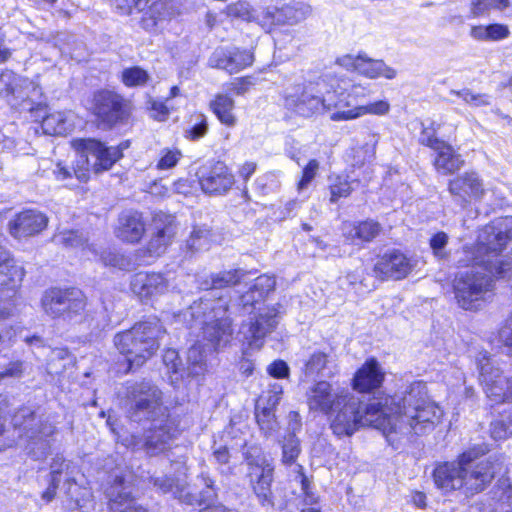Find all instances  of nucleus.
<instances>
[{"instance_id":"26","label":"nucleus","mask_w":512,"mask_h":512,"mask_svg":"<svg viewBox=\"0 0 512 512\" xmlns=\"http://www.w3.org/2000/svg\"><path fill=\"white\" fill-rule=\"evenodd\" d=\"M168 287L167 279L160 273H138L131 283L133 292L141 298L162 295Z\"/></svg>"},{"instance_id":"48","label":"nucleus","mask_w":512,"mask_h":512,"mask_svg":"<svg viewBox=\"0 0 512 512\" xmlns=\"http://www.w3.org/2000/svg\"><path fill=\"white\" fill-rule=\"evenodd\" d=\"M78 153L76 166L73 167V173L75 177L81 181L86 182L89 179L90 162H89V151L76 150Z\"/></svg>"},{"instance_id":"63","label":"nucleus","mask_w":512,"mask_h":512,"mask_svg":"<svg viewBox=\"0 0 512 512\" xmlns=\"http://www.w3.org/2000/svg\"><path fill=\"white\" fill-rule=\"evenodd\" d=\"M206 243V235L202 230H193L189 239L187 240L186 246L191 253L200 250Z\"/></svg>"},{"instance_id":"20","label":"nucleus","mask_w":512,"mask_h":512,"mask_svg":"<svg viewBox=\"0 0 512 512\" xmlns=\"http://www.w3.org/2000/svg\"><path fill=\"white\" fill-rule=\"evenodd\" d=\"M249 475L253 490L263 506H273L271 483L273 481V467L264 459L249 460Z\"/></svg>"},{"instance_id":"40","label":"nucleus","mask_w":512,"mask_h":512,"mask_svg":"<svg viewBox=\"0 0 512 512\" xmlns=\"http://www.w3.org/2000/svg\"><path fill=\"white\" fill-rule=\"evenodd\" d=\"M12 422L14 427L22 429L28 438H36L34 431H32L35 422V414L30 408H21L13 416Z\"/></svg>"},{"instance_id":"27","label":"nucleus","mask_w":512,"mask_h":512,"mask_svg":"<svg viewBox=\"0 0 512 512\" xmlns=\"http://www.w3.org/2000/svg\"><path fill=\"white\" fill-rule=\"evenodd\" d=\"M384 372L375 359L368 360L356 372L353 378V389L359 392H369L381 386Z\"/></svg>"},{"instance_id":"12","label":"nucleus","mask_w":512,"mask_h":512,"mask_svg":"<svg viewBox=\"0 0 512 512\" xmlns=\"http://www.w3.org/2000/svg\"><path fill=\"white\" fill-rule=\"evenodd\" d=\"M177 233L176 218L164 212L155 213L152 219L151 236L147 243L150 256L162 255Z\"/></svg>"},{"instance_id":"54","label":"nucleus","mask_w":512,"mask_h":512,"mask_svg":"<svg viewBox=\"0 0 512 512\" xmlns=\"http://www.w3.org/2000/svg\"><path fill=\"white\" fill-rule=\"evenodd\" d=\"M512 435V420L505 422L503 419L495 420L491 424V436L496 440L505 439Z\"/></svg>"},{"instance_id":"51","label":"nucleus","mask_w":512,"mask_h":512,"mask_svg":"<svg viewBox=\"0 0 512 512\" xmlns=\"http://www.w3.org/2000/svg\"><path fill=\"white\" fill-rule=\"evenodd\" d=\"M275 279L269 275H261L254 280L251 289L258 295V299H263L269 292L275 288Z\"/></svg>"},{"instance_id":"53","label":"nucleus","mask_w":512,"mask_h":512,"mask_svg":"<svg viewBox=\"0 0 512 512\" xmlns=\"http://www.w3.org/2000/svg\"><path fill=\"white\" fill-rule=\"evenodd\" d=\"M448 243V235L444 232H438L430 240V247L434 255L439 259L447 258L445 247Z\"/></svg>"},{"instance_id":"17","label":"nucleus","mask_w":512,"mask_h":512,"mask_svg":"<svg viewBox=\"0 0 512 512\" xmlns=\"http://www.w3.org/2000/svg\"><path fill=\"white\" fill-rule=\"evenodd\" d=\"M480 377L485 393L492 402H505L512 395V382L498 368H493L488 359L486 363H480Z\"/></svg>"},{"instance_id":"39","label":"nucleus","mask_w":512,"mask_h":512,"mask_svg":"<svg viewBox=\"0 0 512 512\" xmlns=\"http://www.w3.org/2000/svg\"><path fill=\"white\" fill-rule=\"evenodd\" d=\"M22 79L23 77L18 76L11 70H0V96L9 97L12 104Z\"/></svg>"},{"instance_id":"13","label":"nucleus","mask_w":512,"mask_h":512,"mask_svg":"<svg viewBox=\"0 0 512 512\" xmlns=\"http://www.w3.org/2000/svg\"><path fill=\"white\" fill-rule=\"evenodd\" d=\"M285 107L303 117H311L331 109V104L312 85L285 96Z\"/></svg>"},{"instance_id":"47","label":"nucleus","mask_w":512,"mask_h":512,"mask_svg":"<svg viewBox=\"0 0 512 512\" xmlns=\"http://www.w3.org/2000/svg\"><path fill=\"white\" fill-rule=\"evenodd\" d=\"M149 80V74L144 69L135 66L122 72V81L128 87L142 86Z\"/></svg>"},{"instance_id":"50","label":"nucleus","mask_w":512,"mask_h":512,"mask_svg":"<svg viewBox=\"0 0 512 512\" xmlns=\"http://www.w3.org/2000/svg\"><path fill=\"white\" fill-rule=\"evenodd\" d=\"M352 191L353 187L351 186V182L346 178L338 176L330 186V201L335 203L342 197H348Z\"/></svg>"},{"instance_id":"16","label":"nucleus","mask_w":512,"mask_h":512,"mask_svg":"<svg viewBox=\"0 0 512 512\" xmlns=\"http://www.w3.org/2000/svg\"><path fill=\"white\" fill-rule=\"evenodd\" d=\"M198 175L201 189L206 194L226 193L234 184V176L228 167L220 161L202 167Z\"/></svg>"},{"instance_id":"22","label":"nucleus","mask_w":512,"mask_h":512,"mask_svg":"<svg viewBox=\"0 0 512 512\" xmlns=\"http://www.w3.org/2000/svg\"><path fill=\"white\" fill-rule=\"evenodd\" d=\"M146 223L142 213L135 210L123 211L115 227V236L123 242L137 243L144 236Z\"/></svg>"},{"instance_id":"6","label":"nucleus","mask_w":512,"mask_h":512,"mask_svg":"<svg viewBox=\"0 0 512 512\" xmlns=\"http://www.w3.org/2000/svg\"><path fill=\"white\" fill-rule=\"evenodd\" d=\"M227 310V301L207 296L195 301L188 309L191 318L203 325V339L208 342L209 350L217 351L231 340L232 327L226 316Z\"/></svg>"},{"instance_id":"44","label":"nucleus","mask_w":512,"mask_h":512,"mask_svg":"<svg viewBox=\"0 0 512 512\" xmlns=\"http://www.w3.org/2000/svg\"><path fill=\"white\" fill-rule=\"evenodd\" d=\"M301 452L299 439L295 434H289L282 445V462L285 465L293 464Z\"/></svg>"},{"instance_id":"8","label":"nucleus","mask_w":512,"mask_h":512,"mask_svg":"<svg viewBox=\"0 0 512 512\" xmlns=\"http://www.w3.org/2000/svg\"><path fill=\"white\" fill-rule=\"evenodd\" d=\"M154 485L164 493L172 492L175 498L188 505H210L217 495L214 481L204 473L197 477L192 486L168 477L156 478Z\"/></svg>"},{"instance_id":"7","label":"nucleus","mask_w":512,"mask_h":512,"mask_svg":"<svg viewBox=\"0 0 512 512\" xmlns=\"http://www.w3.org/2000/svg\"><path fill=\"white\" fill-rule=\"evenodd\" d=\"M86 304V296L78 288H51L41 298V307L47 316L68 322L80 317Z\"/></svg>"},{"instance_id":"60","label":"nucleus","mask_w":512,"mask_h":512,"mask_svg":"<svg viewBox=\"0 0 512 512\" xmlns=\"http://www.w3.org/2000/svg\"><path fill=\"white\" fill-rule=\"evenodd\" d=\"M180 157L179 151L165 150L157 163V168L160 170L170 169L178 163Z\"/></svg>"},{"instance_id":"30","label":"nucleus","mask_w":512,"mask_h":512,"mask_svg":"<svg viewBox=\"0 0 512 512\" xmlns=\"http://www.w3.org/2000/svg\"><path fill=\"white\" fill-rule=\"evenodd\" d=\"M144 16L141 23L143 28L151 30L159 21L164 20L175 13L173 0H147Z\"/></svg>"},{"instance_id":"1","label":"nucleus","mask_w":512,"mask_h":512,"mask_svg":"<svg viewBox=\"0 0 512 512\" xmlns=\"http://www.w3.org/2000/svg\"><path fill=\"white\" fill-rule=\"evenodd\" d=\"M310 410L328 416L330 428L338 437H350L364 426L390 433L422 435L434 429L442 411L428 396L423 382H414L403 395L373 398L364 404L347 387L321 380L306 393Z\"/></svg>"},{"instance_id":"32","label":"nucleus","mask_w":512,"mask_h":512,"mask_svg":"<svg viewBox=\"0 0 512 512\" xmlns=\"http://www.w3.org/2000/svg\"><path fill=\"white\" fill-rule=\"evenodd\" d=\"M24 277V271L13 260L8 258L5 252L0 261V290L7 289L15 293Z\"/></svg>"},{"instance_id":"11","label":"nucleus","mask_w":512,"mask_h":512,"mask_svg":"<svg viewBox=\"0 0 512 512\" xmlns=\"http://www.w3.org/2000/svg\"><path fill=\"white\" fill-rule=\"evenodd\" d=\"M278 315L279 311L275 306L261 308L249 322L242 324L240 334L250 346L260 348L263 339L277 327Z\"/></svg>"},{"instance_id":"61","label":"nucleus","mask_w":512,"mask_h":512,"mask_svg":"<svg viewBox=\"0 0 512 512\" xmlns=\"http://www.w3.org/2000/svg\"><path fill=\"white\" fill-rule=\"evenodd\" d=\"M510 31L506 25L503 24H490L487 25V40L499 41L507 38Z\"/></svg>"},{"instance_id":"41","label":"nucleus","mask_w":512,"mask_h":512,"mask_svg":"<svg viewBox=\"0 0 512 512\" xmlns=\"http://www.w3.org/2000/svg\"><path fill=\"white\" fill-rule=\"evenodd\" d=\"M509 0H473L470 11L474 17L489 13L490 10H505L511 5Z\"/></svg>"},{"instance_id":"23","label":"nucleus","mask_w":512,"mask_h":512,"mask_svg":"<svg viewBox=\"0 0 512 512\" xmlns=\"http://www.w3.org/2000/svg\"><path fill=\"white\" fill-rule=\"evenodd\" d=\"M12 106L31 113L45 110L46 105L41 87L29 79L23 78L19 83Z\"/></svg>"},{"instance_id":"33","label":"nucleus","mask_w":512,"mask_h":512,"mask_svg":"<svg viewBox=\"0 0 512 512\" xmlns=\"http://www.w3.org/2000/svg\"><path fill=\"white\" fill-rule=\"evenodd\" d=\"M211 110L216 115L218 120L228 126L234 127L237 123V118L234 114L235 101L227 94L218 93L209 104Z\"/></svg>"},{"instance_id":"2","label":"nucleus","mask_w":512,"mask_h":512,"mask_svg":"<svg viewBox=\"0 0 512 512\" xmlns=\"http://www.w3.org/2000/svg\"><path fill=\"white\" fill-rule=\"evenodd\" d=\"M511 240L512 216H506L485 225L474 244L464 245L457 252V267L467 268L453 280L455 299L461 308L476 310L493 289L494 278L510 276L512 258L502 252Z\"/></svg>"},{"instance_id":"38","label":"nucleus","mask_w":512,"mask_h":512,"mask_svg":"<svg viewBox=\"0 0 512 512\" xmlns=\"http://www.w3.org/2000/svg\"><path fill=\"white\" fill-rule=\"evenodd\" d=\"M283 395V386L277 382L269 381L260 394L256 406L275 408Z\"/></svg>"},{"instance_id":"34","label":"nucleus","mask_w":512,"mask_h":512,"mask_svg":"<svg viewBox=\"0 0 512 512\" xmlns=\"http://www.w3.org/2000/svg\"><path fill=\"white\" fill-rule=\"evenodd\" d=\"M357 72L371 79H375L380 76H383L386 79H394L397 75L396 70L387 66L384 61L371 59L366 55L361 56Z\"/></svg>"},{"instance_id":"58","label":"nucleus","mask_w":512,"mask_h":512,"mask_svg":"<svg viewBox=\"0 0 512 512\" xmlns=\"http://www.w3.org/2000/svg\"><path fill=\"white\" fill-rule=\"evenodd\" d=\"M319 169V163L317 160H310L306 167L303 169L302 178L298 184V189L302 190L308 186V184L314 179Z\"/></svg>"},{"instance_id":"43","label":"nucleus","mask_w":512,"mask_h":512,"mask_svg":"<svg viewBox=\"0 0 512 512\" xmlns=\"http://www.w3.org/2000/svg\"><path fill=\"white\" fill-rule=\"evenodd\" d=\"M256 419L260 429L266 435L278 429V422L275 417L274 408L256 406Z\"/></svg>"},{"instance_id":"49","label":"nucleus","mask_w":512,"mask_h":512,"mask_svg":"<svg viewBox=\"0 0 512 512\" xmlns=\"http://www.w3.org/2000/svg\"><path fill=\"white\" fill-rule=\"evenodd\" d=\"M54 241L66 247H80L84 245L86 238L78 231L67 230L56 234Z\"/></svg>"},{"instance_id":"59","label":"nucleus","mask_w":512,"mask_h":512,"mask_svg":"<svg viewBox=\"0 0 512 512\" xmlns=\"http://www.w3.org/2000/svg\"><path fill=\"white\" fill-rule=\"evenodd\" d=\"M267 372L274 378L284 379L289 377L290 369L285 361L275 360L268 365Z\"/></svg>"},{"instance_id":"15","label":"nucleus","mask_w":512,"mask_h":512,"mask_svg":"<svg viewBox=\"0 0 512 512\" xmlns=\"http://www.w3.org/2000/svg\"><path fill=\"white\" fill-rule=\"evenodd\" d=\"M448 190L462 208H466L471 201L481 200L485 194L483 182L475 172H465L450 180Z\"/></svg>"},{"instance_id":"21","label":"nucleus","mask_w":512,"mask_h":512,"mask_svg":"<svg viewBox=\"0 0 512 512\" xmlns=\"http://www.w3.org/2000/svg\"><path fill=\"white\" fill-rule=\"evenodd\" d=\"M254 56L250 51L238 48H217L209 58V66L222 69L229 74L238 73L247 66L252 65Z\"/></svg>"},{"instance_id":"9","label":"nucleus","mask_w":512,"mask_h":512,"mask_svg":"<svg viewBox=\"0 0 512 512\" xmlns=\"http://www.w3.org/2000/svg\"><path fill=\"white\" fill-rule=\"evenodd\" d=\"M92 112L102 125L111 128L128 117L130 105L116 92L101 90L93 96Z\"/></svg>"},{"instance_id":"5","label":"nucleus","mask_w":512,"mask_h":512,"mask_svg":"<svg viewBox=\"0 0 512 512\" xmlns=\"http://www.w3.org/2000/svg\"><path fill=\"white\" fill-rule=\"evenodd\" d=\"M166 330L157 318L135 323L130 329L117 333L113 342L129 364V369L141 367L158 350Z\"/></svg>"},{"instance_id":"31","label":"nucleus","mask_w":512,"mask_h":512,"mask_svg":"<svg viewBox=\"0 0 512 512\" xmlns=\"http://www.w3.org/2000/svg\"><path fill=\"white\" fill-rule=\"evenodd\" d=\"M437 156L434 159V167L442 175L453 174L464 165L461 155L456 153L451 145L444 142L439 149H435Z\"/></svg>"},{"instance_id":"25","label":"nucleus","mask_w":512,"mask_h":512,"mask_svg":"<svg viewBox=\"0 0 512 512\" xmlns=\"http://www.w3.org/2000/svg\"><path fill=\"white\" fill-rule=\"evenodd\" d=\"M45 43L51 45L57 55L68 56L79 62L86 58V46L83 41L68 32L50 34Z\"/></svg>"},{"instance_id":"10","label":"nucleus","mask_w":512,"mask_h":512,"mask_svg":"<svg viewBox=\"0 0 512 512\" xmlns=\"http://www.w3.org/2000/svg\"><path fill=\"white\" fill-rule=\"evenodd\" d=\"M311 13V7L298 2L284 5L281 8L276 6L262 7V16L258 18L259 25L270 31L274 26L296 25L305 20Z\"/></svg>"},{"instance_id":"46","label":"nucleus","mask_w":512,"mask_h":512,"mask_svg":"<svg viewBox=\"0 0 512 512\" xmlns=\"http://www.w3.org/2000/svg\"><path fill=\"white\" fill-rule=\"evenodd\" d=\"M205 351L202 349L201 345L195 344L187 351V362L189 364V373L190 374H200L202 373L203 365L205 363Z\"/></svg>"},{"instance_id":"36","label":"nucleus","mask_w":512,"mask_h":512,"mask_svg":"<svg viewBox=\"0 0 512 512\" xmlns=\"http://www.w3.org/2000/svg\"><path fill=\"white\" fill-rule=\"evenodd\" d=\"M224 12L230 18H237L247 22H255L258 25V18H261L262 16V8H260V10H255L249 3L244 1L229 4L225 8Z\"/></svg>"},{"instance_id":"56","label":"nucleus","mask_w":512,"mask_h":512,"mask_svg":"<svg viewBox=\"0 0 512 512\" xmlns=\"http://www.w3.org/2000/svg\"><path fill=\"white\" fill-rule=\"evenodd\" d=\"M390 110V104L387 101L380 100L368 105L359 106V111L362 112V116L366 114L373 115H386Z\"/></svg>"},{"instance_id":"57","label":"nucleus","mask_w":512,"mask_h":512,"mask_svg":"<svg viewBox=\"0 0 512 512\" xmlns=\"http://www.w3.org/2000/svg\"><path fill=\"white\" fill-rule=\"evenodd\" d=\"M100 260L106 266L118 267L120 269L126 266L124 256L112 251H103L100 255Z\"/></svg>"},{"instance_id":"62","label":"nucleus","mask_w":512,"mask_h":512,"mask_svg":"<svg viewBox=\"0 0 512 512\" xmlns=\"http://www.w3.org/2000/svg\"><path fill=\"white\" fill-rule=\"evenodd\" d=\"M117 8L122 14H131L133 10L142 11L147 5V0H117Z\"/></svg>"},{"instance_id":"19","label":"nucleus","mask_w":512,"mask_h":512,"mask_svg":"<svg viewBox=\"0 0 512 512\" xmlns=\"http://www.w3.org/2000/svg\"><path fill=\"white\" fill-rule=\"evenodd\" d=\"M106 495L112 512H147L131 496L129 481L125 476H115L113 483L106 490Z\"/></svg>"},{"instance_id":"29","label":"nucleus","mask_w":512,"mask_h":512,"mask_svg":"<svg viewBox=\"0 0 512 512\" xmlns=\"http://www.w3.org/2000/svg\"><path fill=\"white\" fill-rule=\"evenodd\" d=\"M382 231V226L377 221L367 219L359 222H348L343 225V234L346 239L355 242H371Z\"/></svg>"},{"instance_id":"55","label":"nucleus","mask_w":512,"mask_h":512,"mask_svg":"<svg viewBox=\"0 0 512 512\" xmlns=\"http://www.w3.org/2000/svg\"><path fill=\"white\" fill-rule=\"evenodd\" d=\"M435 129L433 127H425L420 133L419 136V142L422 145H425L427 147H430L431 149H439V146H441L445 141L440 140L435 135Z\"/></svg>"},{"instance_id":"52","label":"nucleus","mask_w":512,"mask_h":512,"mask_svg":"<svg viewBox=\"0 0 512 512\" xmlns=\"http://www.w3.org/2000/svg\"><path fill=\"white\" fill-rule=\"evenodd\" d=\"M297 469H298L297 479L299 480V482L301 484V488L306 495L305 502H306V504L309 505L308 507H304L301 510V512H321L320 508L313 506V504H315L316 501H315V498L313 497V495H311L309 493V480L303 473L302 466L298 465Z\"/></svg>"},{"instance_id":"24","label":"nucleus","mask_w":512,"mask_h":512,"mask_svg":"<svg viewBox=\"0 0 512 512\" xmlns=\"http://www.w3.org/2000/svg\"><path fill=\"white\" fill-rule=\"evenodd\" d=\"M47 224L48 218L45 214L36 210H26L10 222V233L16 238L30 237L43 231Z\"/></svg>"},{"instance_id":"37","label":"nucleus","mask_w":512,"mask_h":512,"mask_svg":"<svg viewBox=\"0 0 512 512\" xmlns=\"http://www.w3.org/2000/svg\"><path fill=\"white\" fill-rule=\"evenodd\" d=\"M41 128L46 135H63L68 129L67 118L63 112H52L42 117Z\"/></svg>"},{"instance_id":"35","label":"nucleus","mask_w":512,"mask_h":512,"mask_svg":"<svg viewBox=\"0 0 512 512\" xmlns=\"http://www.w3.org/2000/svg\"><path fill=\"white\" fill-rule=\"evenodd\" d=\"M247 272L243 269H233L229 271H221L210 276V283H206L205 289H222L238 284Z\"/></svg>"},{"instance_id":"18","label":"nucleus","mask_w":512,"mask_h":512,"mask_svg":"<svg viewBox=\"0 0 512 512\" xmlns=\"http://www.w3.org/2000/svg\"><path fill=\"white\" fill-rule=\"evenodd\" d=\"M412 269L411 260L400 251L393 250L377 259L373 271L382 280L388 278L400 280L405 278Z\"/></svg>"},{"instance_id":"64","label":"nucleus","mask_w":512,"mask_h":512,"mask_svg":"<svg viewBox=\"0 0 512 512\" xmlns=\"http://www.w3.org/2000/svg\"><path fill=\"white\" fill-rule=\"evenodd\" d=\"M23 362L21 361H13L8 363V365L4 368L0 367V381L3 378L11 377V378H19L23 374Z\"/></svg>"},{"instance_id":"4","label":"nucleus","mask_w":512,"mask_h":512,"mask_svg":"<svg viewBox=\"0 0 512 512\" xmlns=\"http://www.w3.org/2000/svg\"><path fill=\"white\" fill-rule=\"evenodd\" d=\"M487 451L486 446L477 445L463 452L457 461L437 466L433 473L437 487L445 492L463 489L466 494L484 490L495 475L490 461L477 462Z\"/></svg>"},{"instance_id":"45","label":"nucleus","mask_w":512,"mask_h":512,"mask_svg":"<svg viewBox=\"0 0 512 512\" xmlns=\"http://www.w3.org/2000/svg\"><path fill=\"white\" fill-rule=\"evenodd\" d=\"M450 94L460 97L466 104L473 107H481L490 105V97L486 94L474 93L469 88L461 90H450Z\"/></svg>"},{"instance_id":"3","label":"nucleus","mask_w":512,"mask_h":512,"mask_svg":"<svg viewBox=\"0 0 512 512\" xmlns=\"http://www.w3.org/2000/svg\"><path fill=\"white\" fill-rule=\"evenodd\" d=\"M127 417L137 423L150 421L143 436L129 434L121 443L132 450H143L149 456L159 455L170 449L180 430L176 417L163 406L161 390L149 381L127 383Z\"/></svg>"},{"instance_id":"42","label":"nucleus","mask_w":512,"mask_h":512,"mask_svg":"<svg viewBox=\"0 0 512 512\" xmlns=\"http://www.w3.org/2000/svg\"><path fill=\"white\" fill-rule=\"evenodd\" d=\"M70 359V353L66 348H55L51 351L48 362L47 370L50 374H60L67 366Z\"/></svg>"},{"instance_id":"14","label":"nucleus","mask_w":512,"mask_h":512,"mask_svg":"<svg viewBox=\"0 0 512 512\" xmlns=\"http://www.w3.org/2000/svg\"><path fill=\"white\" fill-rule=\"evenodd\" d=\"M72 146L75 150L90 152L95 158L92 169L96 173L109 170L123 156V149L128 147L127 144L107 147L95 139H75L72 141Z\"/></svg>"},{"instance_id":"28","label":"nucleus","mask_w":512,"mask_h":512,"mask_svg":"<svg viewBox=\"0 0 512 512\" xmlns=\"http://www.w3.org/2000/svg\"><path fill=\"white\" fill-rule=\"evenodd\" d=\"M338 365L334 355L321 351L314 352L305 363L306 376L331 378L338 373Z\"/></svg>"}]
</instances>
